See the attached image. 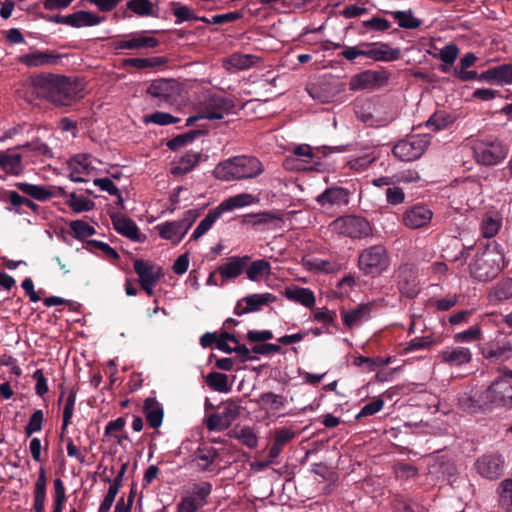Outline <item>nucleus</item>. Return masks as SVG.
I'll list each match as a JSON object with an SVG mask.
<instances>
[{
	"mask_svg": "<svg viewBox=\"0 0 512 512\" xmlns=\"http://www.w3.org/2000/svg\"><path fill=\"white\" fill-rule=\"evenodd\" d=\"M33 93L55 106H71L84 98L85 83L78 77L40 73L30 77Z\"/></svg>",
	"mask_w": 512,
	"mask_h": 512,
	"instance_id": "nucleus-1",
	"label": "nucleus"
},
{
	"mask_svg": "<svg viewBox=\"0 0 512 512\" xmlns=\"http://www.w3.org/2000/svg\"><path fill=\"white\" fill-rule=\"evenodd\" d=\"M264 171L260 160L254 156H235L218 163L214 176L223 181L251 179Z\"/></svg>",
	"mask_w": 512,
	"mask_h": 512,
	"instance_id": "nucleus-2",
	"label": "nucleus"
},
{
	"mask_svg": "<svg viewBox=\"0 0 512 512\" xmlns=\"http://www.w3.org/2000/svg\"><path fill=\"white\" fill-rule=\"evenodd\" d=\"M235 107V101L231 97L221 94L208 95L200 106V113L190 116L186 120V126H192L200 119L219 120L228 115Z\"/></svg>",
	"mask_w": 512,
	"mask_h": 512,
	"instance_id": "nucleus-3",
	"label": "nucleus"
},
{
	"mask_svg": "<svg viewBox=\"0 0 512 512\" xmlns=\"http://www.w3.org/2000/svg\"><path fill=\"white\" fill-rule=\"evenodd\" d=\"M389 263L387 249L381 244L362 250L358 257V267L365 275L378 276L388 268Z\"/></svg>",
	"mask_w": 512,
	"mask_h": 512,
	"instance_id": "nucleus-4",
	"label": "nucleus"
},
{
	"mask_svg": "<svg viewBox=\"0 0 512 512\" xmlns=\"http://www.w3.org/2000/svg\"><path fill=\"white\" fill-rule=\"evenodd\" d=\"M332 230L352 239H362L372 234L370 222L357 215H346L335 219L331 223Z\"/></svg>",
	"mask_w": 512,
	"mask_h": 512,
	"instance_id": "nucleus-5",
	"label": "nucleus"
},
{
	"mask_svg": "<svg viewBox=\"0 0 512 512\" xmlns=\"http://www.w3.org/2000/svg\"><path fill=\"white\" fill-rule=\"evenodd\" d=\"M429 143L427 135H412L397 142L393 146L392 153L402 161H413L424 154Z\"/></svg>",
	"mask_w": 512,
	"mask_h": 512,
	"instance_id": "nucleus-6",
	"label": "nucleus"
},
{
	"mask_svg": "<svg viewBox=\"0 0 512 512\" xmlns=\"http://www.w3.org/2000/svg\"><path fill=\"white\" fill-rule=\"evenodd\" d=\"M474 157L485 166H493L502 161L507 155V149L498 139H488L475 144Z\"/></svg>",
	"mask_w": 512,
	"mask_h": 512,
	"instance_id": "nucleus-7",
	"label": "nucleus"
},
{
	"mask_svg": "<svg viewBox=\"0 0 512 512\" xmlns=\"http://www.w3.org/2000/svg\"><path fill=\"white\" fill-rule=\"evenodd\" d=\"M212 492L210 482L194 483L191 493L183 496L177 504V512H197L208 503V497Z\"/></svg>",
	"mask_w": 512,
	"mask_h": 512,
	"instance_id": "nucleus-8",
	"label": "nucleus"
},
{
	"mask_svg": "<svg viewBox=\"0 0 512 512\" xmlns=\"http://www.w3.org/2000/svg\"><path fill=\"white\" fill-rule=\"evenodd\" d=\"M390 78V72L384 68L380 70H365L351 77L349 89L352 91L376 89L385 86Z\"/></svg>",
	"mask_w": 512,
	"mask_h": 512,
	"instance_id": "nucleus-9",
	"label": "nucleus"
},
{
	"mask_svg": "<svg viewBox=\"0 0 512 512\" xmlns=\"http://www.w3.org/2000/svg\"><path fill=\"white\" fill-rule=\"evenodd\" d=\"M474 467L482 478L496 480L504 474L505 459L498 452L486 453L477 458Z\"/></svg>",
	"mask_w": 512,
	"mask_h": 512,
	"instance_id": "nucleus-10",
	"label": "nucleus"
},
{
	"mask_svg": "<svg viewBox=\"0 0 512 512\" xmlns=\"http://www.w3.org/2000/svg\"><path fill=\"white\" fill-rule=\"evenodd\" d=\"M500 271V266L489 254L476 255L469 265V272L472 278L480 282H487L494 279Z\"/></svg>",
	"mask_w": 512,
	"mask_h": 512,
	"instance_id": "nucleus-11",
	"label": "nucleus"
},
{
	"mask_svg": "<svg viewBox=\"0 0 512 512\" xmlns=\"http://www.w3.org/2000/svg\"><path fill=\"white\" fill-rule=\"evenodd\" d=\"M146 93L161 103L171 104L179 96V85L175 79H156L150 83Z\"/></svg>",
	"mask_w": 512,
	"mask_h": 512,
	"instance_id": "nucleus-12",
	"label": "nucleus"
},
{
	"mask_svg": "<svg viewBox=\"0 0 512 512\" xmlns=\"http://www.w3.org/2000/svg\"><path fill=\"white\" fill-rule=\"evenodd\" d=\"M361 47L365 48V57L373 61L392 62L400 59V48H392L384 42H362Z\"/></svg>",
	"mask_w": 512,
	"mask_h": 512,
	"instance_id": "nucleus-13",
	"label": "nucleus"
},
{
	"mask_svg": "<svg viewBox=\"0 0 512 512\" xmlns=\"http://www.w3.org/2000/svg\"><path fill=\"white\" fill-rule=\"evenodd\" d=\"M485 397L492 404L512 408V385L505 379H496L488 387Z\"/></svg>",
	"mask_w": 512,
	"mask_h": 512,
	"instance_id": "nucleus-14",
	"label": "nucleus"
},
{
	"mask_svg": "<svg viewBox=\"0 0 512 512\" xmlns=\"http://www.w3.org/2000/svg\"><path fill=\"white\" fill-rule=\"evenodd\" d=\"M109 216L111 218L113 228L119 234L135 242H143L145 240V235L140 232L137 224L131 218L118 212H110Z\"/></svg>",
	"mask_w": 512,
	"mask_h": 512,
	"instance_id": "nucleus-15",
	"label": "nucleus"
},
{
	"mask_svg": "<svg viewBox=\"0 0 512 512\" xmlns=\"http://www.w3.org/2000/svg\"><path fill=\"white\" fill-rule=\"evenodd\" d=\"M433 218L432 210L422 204L408 208L403 214V223L410 229H420L428 226Z\"/></svg>",
	"mask_w": 512,
	"mask_h": 512,
	"instance_id": "nucleus-16",
	"label": "nucleus"
},
{
	"mask_svg": "<svg viewBox=\"0 0 512 512\" xmlns=\"http://www.w3.org/2000/svg\"><path fill=\"white\" fill-rule=\"evenodd\" d=\"M397 284L399 291L409 298H413L419 293L417 273L412 265L404 264L399 267Z\"/></svg>",
	"mask_w": 512,
	"mask_h": 512,
	"instance_id": "nucleus-17",
	"label": "nucleus"
},
{
	"mask_svg": "<svg viewBox=\"0 0 512 512\" xmlns=\"http://www.w3.org/2000/svg\"><path fill=\"white\" fill-rule=\"evenodd\" d=\"M61 55L51 50H36L21 55L19 62L27 67L55 66L59 63Z\"/></svg>",
	"mask_w": 512,
	"mask_h": 512,
	"instance_id": "nucleus-18",
	"label": "nucleus"
},
{
	"mask_svg": "<svg viewBox=\"0 0 512 512\" xmlns=\"http://www.w3.org/2000/svg\"><path fill=\"white\" fill-rule=\"evenodd\" d=\"M439 358L446 365L459 367L471 362L472 352L463 346L446 347L439 353Z\"/></svg>",
	"mask_w": 512,
	"mask_h": 512,
	"instance_id": "nucleus-19",
	"label": "nucleus"
},
{
	"mask_svg": "<svg viewBox=\"0 0 512 512\" xmlns=\"http://www.w3.org/2000/svg\"><path fill=\"white\" fill-rule=\"evenodd\" d=\"M251 256H231L227 262L217 268V272L226 280L236 279L244 271L250 262Z\"/></svg>",
	"mask_w": 512,
	"mask_h": 512,
	"instance_id": "nucleus-20",
	"label": "nucleus"
},
{
	"mask_svg": "<svg viewBox=\"0 0 512 512\" xmlns=\"http://www.w3.org/2000/svg\"><path fill=\"white\" fill-rule=\"evenodd\" d=\"M219 457V451L207 443H201L193 453V461L202 472L212 471V465Z\"/></svg>",
	"mask_w": 512,
	"mask_h": 512,
	"instance_id": "nucleus-21",
	"label": "nucleus"
},
{
	"mask_svg": "<svg viewBox=\"0 0 512 512\" xmlns=\"http://www.w3.org/2000/svg\"><path fill=\"white\" fill-rule=\"evenodd\" d=\"M480 81L496 84H512V64H501L480 74Z\"/></svg>",
	"mask_w": 512,
	"mask_h": 512,
	"instance_id": "nucleus-22",
	"label": "nucleus"
},
{
	"mask_svg": "<svg viewBox=\"0 0 512 512\" xmlns=\"http://www.w3.org/2000/svg\"><path fill=\"white\" fill-rule=\"evenodd\" d=\"M316 201L321 206L347 205L349 203V192L343 187H330L317 196Z\"/></svg>",
	"mask_w": 512,
	"mask_h": 512,
	"instance_id": "nucleus-23",
	"label": "nucleus"
},
{
	"mask_svg": "<svg viewBox=\"0 0 512 512\" xmlns=\"http://www.w3.org/2000/svg\"><path fill=\"white\" fill-rule=\"evenodd\" d=\"M371 313L370 304H359L351 310L341 309V316L345 326L352 329L360 325L363 321L369 319Z\"/></svg>",
	"mask_w": 512,
	"mask_h": 512,
	"instance_id": "nucleus-24",
	"label": "nucleus"
},
{
	"mask_svg": "<svg viewBox=\"0 0 512 512\" xmlns=\"http://www.w3.org/2000/svg\"><path fill=\"white\" fill-rule=\"evenodd\" d=\"M133 14L138 17H157L154 5L150 0H129L122 12L123 18H131Z\"/></svg>",
	"mask_w": 512,
	"mask_h": 512,
	"instance_id": "nucleus-25",
	"label": "nucleus"
},
{
	"mask_svg": "<svg viewBox=\"0 0 512 512\" xmlns=\"http://www.w3.org/2000/svg\"><path fill=\"white\" fill-rule=\"evenodd\" d=\"M143 413L150 427L157 429L162 425L164 411L156 398L148 397L145 399Z\"/></svg>",
	"mask_w": 512,
	"mask_h": 512,
	"instance_id": "nucleus-26",
	"label": "nucleus"
},
{
	"mask_svg": "<svg viewBox=\"0 0 512 512\" xmlns=\"http://www.w3.org/2000/svg\"><path fill=\"white\" fill-rule=\"evenodd\" d=\"M47 477L46 471L43 467L39 469L38 478L34 485L33 490V506L32 510L34 512H42L45 510V502L47 498Z\"/></svg>",
	"mask_w": 512,
	"mask_h": 512,
	"instance_id": "nucleus-27",
	"label": "nucleus"
},
{
	"mask_svg": "<svg viewBox=\"0 0 512 512\" xmlns=\"http://www.w3.org/2000/svg\"><path fill=\"white\" fill-rule=\"evenodd\" d=\"M341 151L338 147H330V146H321L317 147L315 151L312 149L311 146L307 144H301L295 147L294 154L301 158V160L305 163H314L318 165V162L315 161V158H318V154H323L324 156H327L328 154H331L333 152H339Z\"/></svg>",
	"mask_w": 512,
	"mask_h": 512,
	"instance_id": "nucleus-28",
	"label": "nucleus"
},
{
	"mask_svg": "<svg viewBox=\"0 0 512 512\" xmlns=\"http://www.w3.org/2000/svg\"><path fill=\"white\" fill-rule=\"evenodd\" d=\"M133 266L139 276V282L157 283L161 277V269L148 261L136 259Z\"/></svg>",
	"mask_w": 512,
	"mask_h": 512,
	"instance_id": "nucleus-29",
	"label": "nucleus"
},
{
	"mask_svg": "<svg viewBox=\"0 0 512 512\" xmlns=\"http://www.w3.org/2000/svg\"><path fill=\"white\" fill-rule=\"evenodd\" d=\"M284 296L293 302L299 303L307 308H312L315 305V296L309 288L292 286L287 287L284 291Z\"/></svg>",
	"mask_w": 512,
	"mask_h": 512,
	"instance_id": "nucleus-30",
	"label": "nucleus"
},
{
	"mask_svg": "<svg viewBox=\"0 0 512 512\" xmlns=\"http://www.w3.org/2000/svg\"><path fill=\"white\" fill-rule=\"evenodd\" d=\"M295 436V433L286 428H278L275 430V436L272 446L268 452V458L270 462H274V460L281 454L285 445H287Z\"/></svg>",
	"mask_w": 512,
	"mask_h": 512,
	"instance_id": "nucleus-31",
	"label": "nucleus"
},
{
	"mask_svg": "<svg viewBox=\"0 0 512 512\" xmlns=\"http://www.w3.org/2000/svg\"><path fill=\"white\" fill-rule=\"evenodd\" d=\"M105 20L104 16L96 15L89 11L80 10L69 14L67 25L74 28L91 27L100 24Z\"/></svg>",
	"mask_w": 512,
	"mask_h": 512,
	"instance_id": "nucleus-32",
	"label": "nucleus"
},
{
	"mask_svg": "<svg viewBox=\"0 0 512 512\" xmlns=\"http://www.w3.org/2000/svg\"><path fill=\"white\" fill-rule=\"evenodd\" d=\"M282 222V218L276 216L272 212H260V213H251L246 214L242 218V223L246 225H252L253 227L259 226H275L278 227Z\"/></svg>",
	"mask_w": 512,
	"mask_h": 512,
	"instance_id": "nucleus-33",
	"label": "nucleus"
},
{
	"mask_svg": "<svg viewBox=\"0 0 512 512\" xmlns=\"http://www.w3.org/2000/svg\"><path fill=\"white\" fill-rule=\"evenodd\" d=\"M0 168L6 173L20 175L22 172V155L0 151Z\"/></svg>",
	"mask_w": 512,
	"mask_h": 512,
	"instance_id": "nucleus-34",
	"label": "nucleus"
},
{
	"mask_svg": "<svg viewBox=\"0 0 512 512\" xmlns=\"http://www.w3.org/2000/svg\"><path fill=\"white\" fill-rule=\"evenodd\" d=\"M223 213L224 212L219 205L216 208L209 210L205 218L200 221V223L193 231L191 235V240H197L200 237H202L206 232H208L212 228L214 223L218 219H220Z\"/></svg>",
	"mask_w": 512,
	"mask_h": 512,
	"instance_id": "nucleus-35",
	"label": "nucleus"
},
{
	"mask_svg": "<svg viewBox=\"0 0 512 512\" xmlns=\"http://www.w3.org/2000/svg\"><path fill=\"white\" fill-rule=\"evenodd\" d=\"M247 278L251 281L258 282L263 277L269 276L271 273V264L265 259H258L247 264L245 268Z\"/></svg>",
	"mask_w": 512,
	"mask_h": 512,
	"instance_id": "nucleus-36",
	"label": "nucleus"
},
{
	"mask_svg": "<svg viewBox=\"0 0 512 512\" xmlns=\"http://www.w3.org/2000/svg\"><path fill=\"white\" fill-rule=\"evenodd\" d=\"M130 50L156 48L160 41L152 36H147L146 31L133 32L128 35Z\"/></svg>",
	"mask_w": 512,
	"mask_h": 512,
	"instance_id": "nucleus-37",
	"label": "nucleus"
},
{
	"mask_svg": "<svg viewBox=\"0 0 512 512\" xmlns=\"http://www.w3.org/2000/svg\"><path fill=\"white\" fill-rule=\"evenodd\" d=\"M15 187L24 194L32 197L38 201H46L53 196V193L49 191L45 186L34 185L26 182H18Z\"/></svg>",
	"mask_w": 512,
	"mask_h": 512,
	"instance_id": "nucleus-38",
	"label": "nucleus"
},
{
	"mask_svg": "<svg viewBox=\"0 0 512 512\" xmlns=\"http://www.w3.org/2000/svg\"><path fill=\"white\" fill-rule=\"evenodd\" d=\"M159 235L163 239L171 240L178 243L186 235V232L182 231L181 224L177 221L165 222L157 226Z\"/></svg>",
	"mask_w": 512,
	"mask_h": 512,
	"instance_id": "nucleus-39",
	"label": "nucleus"
},
{
	"mask_svg": "<svg viewBox=\"0 0 512 512\" xmlns=\"http://www.w3.org/2000/svg\"><path fill=\"white\" fill-rule=\"evenodd\" d=\"M276 300L277 297L271 293L252 294L244 297L249 313L258 312L262 310L263 306L273 303Z\"/></svg>",
	"mask_w": 512,
	"mask_h": 512,
	"instance_id": "nucleus-40",
	"label": "nucleus"
},
{
	"mask_svg": "<svg viewBox=\"0 0 512 512\" xmlns=\"http://www.w3.org/2000/svg\"><path fill=\"white\" fill-rule=\"evenodd\" d=\"M454 117L446 111H436L426 121V127L432 131H441L453 124Z\"/></svg>",
	"mask_w": 512,
	"mask_h": 512,
	"instance_id": "nucleus-41",
	"label": "nucleus"
},
{
	"mask_svg": "<svg viewBox=\"0 0 512 512\" xmlns=\"http://www.w3.org/2000/svg\"><path fill=\"white\" fill-rule=\"evenodd\" d=\"M239 402V399H229L223 403V410L221 415L224 419V428H229L232 423L240 416L242 407Z\"/></svg>",
	"mask_w": 512,
	"mask_h": 512,
	"instance_id": "nucleus-42",
	"label": "nucleus"
},
{
	"mask_svg": "<svg viewBox=\"0 0 512 512\" xmlns=\"http://www.w3.org/2000/svg\"><path fill=\"white\" fill-rule=\"evenodd\" d=\"M391 15L404 29H417L422 24V20L414 17L412 10H398L391 12Z\"/></svg>",
	"mask_w": 512,
	"mask_h": 512,
	"instance_id": "nucleus-43",
	"label": "nucleus"
},
{
	"mask_svg": "<svg viewBox=\"0 0 512 512\" xmlns=\"http://www.w3.org/2000/svg\"><path fill=\"white\" fill-rule=\"evenodd\" d=\"M206 383L212 390L217 392L228 393L231 390L228 376L224 373L210 372L206 376Z\"/></svg>",
	"mask_w": 512,
	"mask_h": 512,
	"instance_id": "nucleus-44",
	"label": "nucleus"
},
{
	"mask_svg": "<svg viewBox=\"0 0 512 512\" xmlns=\"http://www.w3.org/2000/svg\"><path fill=\"white\" fill-rule=\"evenodd\" d=\"M229 436L239 440L243 445L251 449L258 445L257 435L254 433L253 429L248 426L241 428L239 431L236 429L231 430Z\"/></svg>",
	"mask_w": 512,
	"mask_h": 512,
	"instance_id": "nucleus-45",
	"label": "nucleus"
},
{
	"mask_svg": "<svg viewBox=\"0 0 512 512\" xmlns=\"http://www.w3.org/2000/svg\"><path fill=\"white\" fill-rule=\"evenodd\" d=\"M201 154L189 151L181 157L179 165L173 168L174 174H186L190 172L200 161Z\"/></svg>",
	"mask_w": 512,
	"mask_h": 512,
	"instance_id": "nucleus-46",
	"label": "nucleus"
},
{
	"mask_svg": "<svg viewBox=\"0 0 512 512\" xmlns=\"http://www.w3.org/2000/svg\"><path fill=\"white\" fill-rule=\"evenodd\" d=\"M66 203L75 213L90 211L95 206V203L92 200L84 196H78L75 192H72L68 195V200Z\"/></svg>",
	"mask_w": 512,
	"mask_h": 512,
	"instance_id": "nucleus-47",
	"label": "nucleus"
},
{
	"mask_svg": "<svg viewBox=\"0 0 512 512\" xmlns=\"http://www.w3.org/2000/svg\"><path fill=\"white\" fill-rule=\"evenodd\" d=\"M253 196L251 194L242 193L224 200L219 204L223 212L231 211L235 208H240L251 204Z\"/></svg>",
	"mask_w": 512,
	"mask_h": 512,
	"instance_id": "nucleus-48",
	"label": "nucleus"
},
{
	"mask_svg": "<svg viewBox=\"0 0 512 512\" xmlns=\"http://www.w3.org/2000/svg\"><path fill=\"white\" fill-rule=\"evenodd\" d=\"M7 195L9 197V203L11 205V207H7L8 210H14L16 213H21L20 207L23 205V206H27L28 208H30L32 211H34L36 213L38 212L39 205H37L32 200H30L24 196H21L16 191H13L12 193H8Z\"/></svg>",
	"mask_w": 512,
	"mask_h": 512,
	"instance_id": "nucleus-49",
	"label": "nucleus"
},
{
	"mask_svg": "<svg viewBox=\"0 0 512 512\" xmlns=\"http://www.w3.org/2000/svg\"><path fill=\"white\" fill-rule=\"evenodd\" d=\"M204 133L205 132L203 130L198 129L177 135L176 137L170 139L167 142V147L172 151H176L179 148L185 146L186 144L191 143L194 139H196L198 136Z\"/></svg>",
	"mask_w": 512,
	"mask_h": 512,
	"instance_id": "nucleus-50",
	"label": "nucleus"
},
{
	"mask_svg": "<svg viewBox=\"0 0 512 512\" xmlns=\"http://www.w3.org/2000/svg\"><path fill=\"white\" fill-rule=\"evenodd\" d=\"M69 227L72 230L74 237L78 240H83L96 233L95 228L83 220L71 221Z\"/></svg>",
	"mask_w": 512,
	"mask_h": 512,
	"instance_id": "nucleus-51",
	"label": "nucleus"
},
{
	"mask_svg": "<svg viewBox=\"0 0 512 512\" xmlns=\"http://www.w3.org/2000/svg\"><path fill=\"white\" fill-rule=\"evenodd\" d=\"M434 344H436V341L432 336L415 337L406 344L403 348V352L410 353L417 350L429 349Z\"/></svg>",
	"mask_w": 512,
	"mask_h": 512,
	"instance_id": "nucleus-52",
	"label": "nucleus"
},
{
	"mask_svg": "<svg viewBox=\"0 0 512 512\" xmlns=\"http://www.w3.org/2000/svg\"><path fill=\"white\" fill-rule=\"evenodd\" d=\"M180 119L167 112L156 111L144 117L145 123H154L160 126L170 125L179 122Z\"/></svg>",
	"mask_w": 512,
	"mask_h": 512,
	"instance_id": "nucleus-53",
	"label": "nucleus"
},
{
	"mask_svg": "<svg viewBox=\"0 0 512 512\" xmlns=\"http://www.w3.org/2000/svg\"><path fill=\"white\" fill-rule=\"evenodd\" d=\"M175 6L173 15L175 16V24H181L185 21H195L197 15L186 5L179 2H172Z\"/></svg>",
	"mask_w": 512,
	"mask_h": 512,
	"instance_id": "nucleus-54",
	"label": "nucleus"
},
{
	"mask_svg": "<svg viewBox=\"0 0 512 512\" xmlns=\"http://www.w3.org/2000/svg\"><path fill=\"white\" fill-rule=\"evenodd\" d=\"M501 227V221L494 218L491 215H486L481 223V232L483 237L492 238L494 237Z\"/></svg>",
	"mask_w": 512,
	"mask_h": 512,
	"instance_id": "nucleus-55",
	"label": "nucleus"
},
{
	"mask_svg": "<svg viewBox=\"0 0 512 512\" xmlns=\"http://www.w3.org/2000/svg\"><path fill=\"white\" fill-rule=\"evenodd\" d=\"M44 421V413L42 410H35L29 418L27 425L24 428L27 437L32 436L34 433L41 431Z\"/></svg>",
	"mask_w": 512,
	"mask_h": 512,
	"instance_id": "nucleus-56",
	"label": "nucleus"
},
{
	"mask_svg": "<svg viewBox=\"0 0 512 512\" xmlns=\"http://www.w3.org/2000/svg\"><path fill=\"white\" fill-rule=\"evenodd\" d=\"M87 247L90 251L101 250L108 259L118 260L120 258L118 252L105 242L90 240L87 242Z\"/></svg>",
	"mask_w": 512,
	"mask_h": 512,
	"instance_id": "nucleus-57",
	"label": "nucleus"
},
{
	"mask_svg": "<svg viewBox=\"0 0 512 512\" xmlns=\"http://www.w3.org/2000/svg\"><path fill=\"white\" fill-rule=\"evenodd\" d=\"M384 400L380 397L374 398L371 402L365 404L360 412L356 415V419L359 420L363 417L372 416L381 411L384 407Z\"/></svg>",
	"mask_w": 512,
	"mask_h": 512,
	"instance_id": "nucleus-58",
	"label": "nucleus"
},
{
	"mask_svg": "<svg viewBox=\"0 0 512 512\" xmlns=\"http://www.w3.org/2000/svg\"><path fill=\"white\" fill-rule=\"evenodd\" d=\"M389 362H390L389 359H386L384 361L380 357L370 358V357H365V356L359 355L354 358L353 364L357 367L365 366L369 371H373L376 369V367H378L380 365H386Z\"/></svg>",
	"mask_w": 512,
	"mask_h": 512,
	"instance_id": "nucleus-59",
	"label": "nucleus"
},
{
	"mask_svg": "<svg viewBox=\"0 0 512 512\" xmlns=\"http://www.w3.org/2000/svg\"><path fill=\"white\" fill-rule=\"evenodd\" d=\"M481 336V329L478 326H472L463 332L456 333L454 335V340L458 343L475 342L479 341Z\"/></svg>",
	"mask_w": 512,
	"mask_h": 512,
	"instance_id": "nucleus-60",
	"label": "nucleus"
},
{
	"mask_svg": "<svg viewBox=\"0 0 512 512\" xmlns=\"http://www.w3.org/2000/svg\"><path fill=\"white\" fill-rule=\"evenodd\" d=\"M494 297L498 301L510 299L512 297V279L508 278L498 283L494 289Z\"/></svg>",
	"mask_w": 512,
	"mask_h": 512,
	"instance_id": "nucleus-61",
	"label": "nucleus"
},
{
	"mask_svg": "<svg viewBox=\"0 0 512 512\" xmlns=\"http://www.w3.org/2000/svg\"><path fill=\"white\" fill-rule=\"evenodd\" d=\"M459 54V48L456 44L450 43L443 47L439 53V59L447 64L452 65Z\"/></svg>",
	"mask_w": 512,
	"mask_h": 512,
	"instance_id": "nucleus-62",
	"label": "nucleus"
},
{
	"mask_svg": "<svg viewBox=\"0 0 512 512\" xmlns=\"http://www.w3.org/2000/svg\"><path fill=\"white\" fill-rule=\"evenodd\" d=\"M362 26L366 29V31H386L391 27V23L385 18L374 16L370 20L363 21Z\"/></svg>",
	"mask_w": 512,
	"mask_h": 512,
	"instance_id": "nucleus-63",
	"label": "nucleus"
},
{
	"mask_svg": "<svg viewBox=\"0 0 512 512\" xmlns=\"http://www.w3.org/2000/svg\"><path fill=\"white\" fill-rule=\"evenodd\" d=\"M501 505L507 510L512 508V479H505L500 484Z\"/></svg>",
	"mask_w": 512,
	"mask_h": 512,
	"instance_id": "nucleus-64",
	"label": "nucleus"
}]
</instances>
